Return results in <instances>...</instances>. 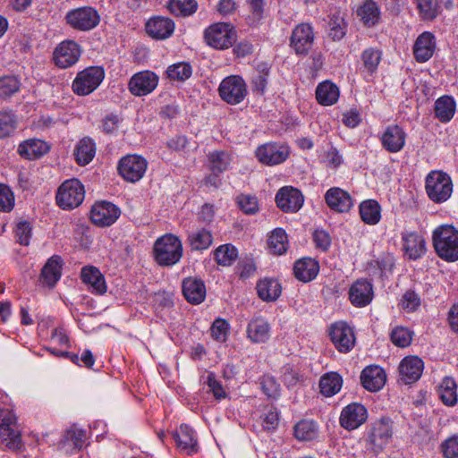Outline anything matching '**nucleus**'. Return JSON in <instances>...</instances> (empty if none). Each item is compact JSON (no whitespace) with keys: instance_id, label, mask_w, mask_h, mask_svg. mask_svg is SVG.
Segmentation results:
<instances>
[{"instance_id":"obj_1","label":"nucleus","mask_w":458,"mask_h":458,"mask_svg":"<svg viewBox=\"0 0 458 458\" xmlns=\"http://www.w3.org/2000/svg\"><path fill=\"white\" fill-rule=\"evenodd\" d=\"M432 240L439 258L448 262L458 260V230L453 225H442L436 228Z\"/></svg>"},{"instance_id":"obj_2","label":"nucleus","mask_w":458,"mask_h":458,"mask_svg":"<svg viewBox=\"0 0 458 458\" xmlns=\"http://www.w3.org/2000/svg\"><path fill=\"white\" fill-rule=\"evenodd\" d=\"M154 258L157 263L163 267L177 264L182 257V244L179 237L166 233L155 242Z\"/></svg>"},{"instance_id":"obj_3","label":"nucleus","mask_w":458,"mask_h":458,"mask_svg":"<svg viewBox=\"0 0 458 458\" xmlns=\"http://www.w3.org/2000/svg\"><path fill=\"white\" fill-rule=\"evenodd\" d=\"M65 23L79 32H88L98 26L100 15L92 6L87 5L69 10L64 16Z\"/></svg>"},{"instance_id":"obj_4","label":"nucleus","mask_w":458,"mask_h":458,"mask_svg":"<svg viewBox=\"0 0 458 458\" xmlns=\"http://www.w3.org/2000/svg\"><path fill=\"white\" fill-rule=\"evenodd\" d=\"M236 31L232 24L227 22H216L204 30L205 42L215 49H227L236 40Z\"/></svg>"},{"instance_id":"obj_5","label":"nucleus","mask_w":458,"mask_h":458,"mask_svg":"<svg viewBox=\"0 0 458 458\" xmlns=\"http://www.w3.org/2000/svg\"><path fill=\"white\" fill-rule=\"evenodd\" d=\"M426 191L428 198L436 202L446 201L453 192L450 176L442 171H432L426 177Z\"/></svg>"},{"instance_id":"obj_6","label":"nucleus","mask_w":458,"mask_h":458,"mask_svg":"<svg viewBox=\"0 0 458 458\" xmlns=\"http://www.w3.org/2000/svg\"><path fill=\"white\" fill-rule=\"evenodd\" d=\"M0 437L10 450L18 451L22 448L16 416L8 409L0 410Z\"/></svg>"},{"instance_id":"obj_7","label":"nucleus","mask_w":458,"mask_h":458,"mask_svg":"<svg viewBox=\"0 0 458 458\" xmlns=\"http://www.w3.org/2000/svg\"><path fill=\"white\" fill-rule=\"evenodd\" d=\"M85 197V190L78 179H70L64 182L58 188L56 202L63 209H72L79 207Z\"/></svg>"},{"instance_id":"obj_8","label":"nucleus","mask_w":458,"mask_h":458,"mask_svg":"<svg viewBox=\"0 0 458 458\" xmlns=\"http://www.w3.org/2000/svg\"><path fill=\"white\" fill-rule=\"evenodd\" d=\"M105 78L103 68L91 66L77 73L72 82V90L79 96H87L100 85Z\"/></svg>"},{"instance_id":"obj_9","label":"nucleus","mask_w":458,"mask_h":458,"mask_svg":"<svg viewBox=\"0 0 458 458\" xmlns=\"http://www.w3.org/2000/svg\"><path fill=\"white\" fill-rule=\"evenodd\" d=\"M220 98L230 105H237L246 98L248 90L244 80L239 75L225 77L218 88Z\"/></svg>"},{"instance_id":"obj_10","label":"nucleus","mask_w":458,"mask_h":458,"mask_svg":"<svg viewBox=\"0 0 458 458\" xmlns=\"http://www.w3.org/2000/svg\"><path fill=\"white\" fill-rule=\"evenodd\" d=\"M257 159L265 165H276L284 163L290 155L287 145L267 142L259 146L255 151Z\"/></svg>"},{"instance_id":"obj_11","label":"nucleus","mask_w":458,"mask_h":458,"mask_svg":"<svg viewBox=\"0 0 458 458\" xmlns=\"http://www.w3.org/2000/svg\"><path fill=\"white\" fill-rule=\"evenodd\" d=\"M329 336L335 349L342 353L349 352L355 345L356 338L353 329L344 321L330 326Z\"/></svg>"},{"instance_id":"obj_12","label":"nucleus","mask_w":458,"mask_h":458,"mask_svg":"<svg viewBox=\"0 0 458 458\" xmlns=\"http://www.w3.org/2000/svg\"><path fill=\"white\" fill-rule=\"evenodd\" d=\"M147 165L148 163L142 157L128 155L119 161L118 172L127 182H136L143 177Z\"/></svg>"},{"instance_id":"obj_13","label":"nucleus","mask_w":458,"mask_h":458,"mask_svg":"<svg viewBox=\"0 0 458 458\" xmlns=\"http://www.w3.org/2000/svg\"><path fill=\"white\" fill-rule=\"evenodd\" d=\"M314 30L310 23H301L297 25L292 32L290 46L299 55H306L312 48L314 44Z\"/></svg>"},{"instance_id":"obj_14","label":"nucleus","mask_w":458,"mask_h":458,"mask_svg":"<svg viewBox=\"0 0 458 458\" xmlns=\"http://www.w3.org/2000/svg\"><path fill=\"white\" fill-rule=\"evenodd\" d=\"M81 48L74 40L61 42L54 51V61L62 69L74 65L80 59Z\"/></svg>"},{"instance_id":"obj_15","label":"nucleus","mask_w":458,"mask_h":458,"mask_svg":"<svg viewBox=\"0 0 458 458\" xmlns=\"http://www.w3.org/2000/svg\"><path fill=\"white\" fill-rule=\"evenodd\" d=\"M158 81V76L151 71L139 72L130 79L128 89L136 97L147 96L155 90Z\"/></svg>"},{"instance_id":"obj_16","label":"nucleus","mask_w":458,"mask_h":458,"mask_svg":"<svg viewBox=\"0 0 458 458\" xmlns=\"http://www.w3.org/2000/svg\"><path fill=\"white\" fill-rule=\"evenodd\" d=\"M120 209L111 202L96 203L90 211L93 224L100 227L112 225L120 216Z\"/></svg>"},{"instance_id":"obj_17","label":"nucleus","mask_w":458,"mask_h":458,"mask_svg":"<svg viewBox=\"0 0 458 458\" xmlns=\"http://www.w3.org/2000/svg\"><path fill=\"white\" fill-rule=\"evenodd\" d=\"M367 418V409L360 403H352L342 410L340 424L345 429L352 430L363 424Z\"/></svg>"},{"instance_id":"obj_18","label":"nucleus","mask_w":458,"mask_h":458,"mask_svg":"<svg viewBox=\"0 0 458 458\" xmlns=\"http://www.w3.org/2000/svg\"><path fill=\"white\" fill-rule=\"evenodd\" d=\"M406 141V133L404 130L397 125H388L380 137L382 147L389 153H397L401 151Z\"/></svg>"},{"instance_id":"obj_19","label":"nucleus","mask_w":458,"mask_h":458,"mask_svg":"<svg viewBox=\"0 0 458 458\" xmlns=\"http://www.w3.org/2000/svg\"><path fill=\"white\" fill-rule=\"evenodd\" d=\"M373 286L366 279L355 281L349 289V300L357 308L369 305L373 300Z\"/></svg>"},{"instance_id":"obj_20","label":"nucleus","mask_w":458,"mask_h":458,"mask_svg":"<svg viewBox=\"0 0 458 458\" xmlns=\"http://www.w3.org/2000/svg\"><path fill=\"white\" fill-rule=\"evenodd\" d=\"M276 202L284 212H296L303 205V197L295 188L283 187L276 196Z\"/></svg>"},{"instance_id":"obj_21","label":"nucleus","mask_w":458,"mask_h":458,"mask_svg":"<svg viewBox=\"0 0 458 458\" xmlns=\"http://www.w3.org/2000/svg\"><path fill=\"white\" fill-rule=\"evenodd\" d=\"M393 436V422L389 418L383 417L377 420L371 428L370 443L378 451L386 446Z\"/></svg>"},{"instance_id":"obj_22","label":"nucleus","mask_w":458,"mask_h":458,"mask_svg":"<svg viewBox=\"0 0 458 458\" xmlns=\"http://www.w3.org/2000/svg\"><path fill=\"white\" fill-rule=\"evenodd\" d=\"M402 241L404 254L410 259H418L427 251L426 241L418 232H403Z\"/></svg>"},{"instance_id":"obj_23","label":"nucleus","mask_w":458,"mask_h":458,"mask_svg":"<svg viewBox=\"0 0 458 458\" xmlns=\"http://www.w3.org/2000/svg\"><path fill=\"white\" fill-rule=\"evenodd\" d=\"M424 369L423 360L417 356L403 358L399 365L401 379L405 384L416 382L421 377Z\"/></svg>"},{"instance_id":"obj_24","label":"nucleus","mask_w":458,"mask_h":458,"mask_svg":"<svg viewBox=\"0 0 458 458\" xmlns=\"http://www.w3.org/2000/svg\"><path fill=\"white\" fill-rule=\"evenodd\" d=\"M182 288L183 296L191 304H199L206 298V286L201 278L196 276L184 278Z\"/></svg>"},{"instance_id":"obj_25","label":"nucleus","mask_w":458,"mask_h":458,"mask_svg":"<svg viewBox=\"0 0 458 458\" xmlns=\"http://www.w3.org/2000/svg\"><path fill=\"white\" fill-rule=\"evenodd\" d=\"M436 50L435 36L428 31L421 33L416 39L413 46L414 58L419 63H425L429 60Z\"/></svg>"},{"instance_id":"obj_26","label":"nucleus","mask_w":458,"mask_h":458,"mask_svg":"<svg viewBox=\"0 0 458 458\" xmlns=\"http://www.w3.org/2000/svg\"><path fill=\"white\" fill-rule=\"evenodd\" d=\"M325 200L332 210L339 213L348 212L353 205L350 194L338 187L327 190Z\"/></svg>"},{"instance_id":"obj_27","label":"nucleus","mask_w":458,"mask_h":458,"mask_svg":"<svg viewBox=\"0 0 458 458\" xmlns=\"http://www.w3.org/2000/svg\"><path fill=\"white\" fill-rule=\"evenodd\" d=\"M386 373L379 366H369L360 375V381L364 388L370 392L380 390L386 383Z\"/></svg>"},{"instance_id":"obj_28","label":"nucleus","mask_w":458,"mask_h":458,"mask_svg":"<svg viewBox=\"0 0 458 458\" xmlns=\"http://www.w3.org/2000/svg\"><path fill=\"white\" fill-rule=\"evenodd\" d=\"M174 30V23L169 18L156 17L146 23L147 33L154 38L165 39L169 38Z\"/></svg>"},{"instance_id":"obj_29","label":"nucleus","mask_w":458,"mask_h":458,"mask_svg":"<svg viewBox=\"0 0 458 458\" xmlns=\"http://www.w3.org/2000/svg\"><path fill=\"white\" fill-rule=\"evenodd\" d=\"M174 438L178 448L187 454H191L198 451V441L194 431L188 425H181L180 428L174 433Z\"/></svg>"},{"instance_id":"obj_30","label":"nucleus","mask_w":458,"mask_h":458,"mask_svg":"<svg viewBox=\"0 0 458 458\" xmlns=\"http://www.w3.org/2000/svg\"><path fill=\"white\" fill-rule=\"evenodd\" d=\"M84 284H88L91 293L103 294L106 292V284L104 276L95 267H84L81 273Z\"/></svg>"},{"instance_id":"obj_31","label":"nucleus","mask_w":458,"mask_h":458,"mask_svg":"<svg viewBox=\"0 0 458 458\" xmlns=\"http://www.w3.org/2000/svg\"><path fill=\"white\" fill-rule=\"evenodd\" d=\"M318 270V263L311 258L299 259L293 267L295 277L304 283L313 280L317 276Z\"/></svg>"},{"instance_id":"obj_32","label":"nucleus","mask_w":458,"mask_h":458,"mask_svg":"<svg viewBox=\"0 0 458 458\" xmlns=\"http://www.w3.org/2000/svg\"><path fill=\"white\" fill-rule=\"evenodd\" d=\"M49 151V145L38 139H30L21 142L18 147V152L21 157L29 159L38 158Z\"/></svg>"},{"instance_id":"obj_33","label":"nucleus","mask_w":458,"mask_h":458,"mask_svg":"<svg viewBox=\"0 0 458 458\" xmlns=\"http://www.w3.org/2000/svg\"><path fill=\"white\" fill-rule=\"evenodd\" d=\"M73 154L79 165H86L96 155V144L89 137H84L76 144Z\"/></svg>"},{"instance_id":"obj_34","label":"nucleus","mask_w":458,"mask_h":458,"mask_svg":"<svg viewBox=\"0 0 458 458\" xmlns=\"http://www.w3.org/2000/svg\"><path fill=\"white\" fill-rule=\"evenodd\" d=\"M247 335L252 343H265L270 336L269 324L262 318H256L248 324Z\"/></svg>"},{"instance_id":"obj_35","label":"nucleus","mask_w":458,"mask_h":458,"mask_svg":"<svg viewBox=\"0 0 458 458\" xmlns=\"http://www.w3.org/2000/svg\"><path fill=\"white\" fill-rule=\"evenodd\" d=\"M187 242L193 251L206 250L213 243V235L209 230L200 228L188 234Z\"/></svg>"},{"instance_id":"obj_36","label":"nucleus","mask_w":458,"mask_h":458,"mask_svg":"<svg viewBox=\"0 0 458 458\" xmlns=\"http://www.w3.org/2000/svg\"><path fill=\"white\" fill-rule=\"evenodd\" d=\"M316 98L323 106H332L339 98V89L330 81H323L317 87Z\"/></svg>"},{"instance_id":"obj_37","label":"nucleus","mask_w":458,"mask_h":458,"mask_svg":"<svg viewBox=\"0 0 458 458\" xmlns=\"http://www.w3.org/2000/svg\"><path fill=\"white\" fill-rule=\"evenodd\" d=\"M62 259L59 256L51 257L41 271V278L45 284L54 286L61 277Z\"/></svg>"},{"instance_id":"obj_38","label":"nucleus","mask_w":458,"mask_h":458,"mask_svg":"<svg viewBox=\"0 0 458 458\" xmlns=\"http://www.w3.org/2000/svg\"><path fill=\"white\" fill-rule=\"evenodd\" d=\"M342 386L343 378L336 372H327L319 380L320 393L327 397L336 394L341 390Z\"/></svg>"},{"instance_id":"obj_39","label":"nucleus","mask_w":458,"mask_h":458,"mask_svg":"<svg viewBox=\"0 0 458 458\" xmlns=\"http://www.w3.org/2000/svg\"><path fill=\"white\" fill-rule=\"evenodd\" d=\"M360 215L365 224L377 225L381 218V207L374 199L364 200L360 205Z\"/></svg>"},{"instance_id":"obj_40","label":"nucleus","mask_w":458,"mask_h":458,"mask_svg":"<svg viewBox=\"0 0 458 458\" xmlns=\"http://www.w3.org/2000/svg\"><path fill=\"white\" fill-rule=\"evenodd\" d=\"M257 292L263 301H276L281 294V285L276 279L265 278L257 284Z\"/></svg>"},{"instance_id":"obj_41","label":"nucleus","mask_w":458,"mask_h":458,"mask_svg":"<svg viewBox=\"0 0 458 458\" xmlns=\"http://www.w3.org/2000/svg\"><path fill=\"white\" fill-rule=\"evenodd\" d=\"M455 112V102L453 98L444 96L439 98L435 103L436 116L442 123L449 122Z\"/></svg>"},{"instance_id":"obj_42","label":"nucleus","mask_w":458,"mask_h":458,"mask_svg":"<svg viewBox=\"0 0 458 458\" xmlns=\"http://www.w3.org/2000/svg\"><path fill=\"white\" fill-rule=\"evenodd\" d=\"M382 58V52L375 47H369L361 53L362 72L372 75L377 70Z\"/></svg>"},{"instance_id":"obj_43","label":"nucleus","mask_w":458,"mask_h":458,"mask_svg":"<svg viewBox=\"0 0 458 458\" xmlns=\"http://www.w3.org/2000/svg\"><path fill=\"white\" fill-rule=\"evenodd\" d=\"M269 73L270 67L268 64L265 62L258 64L255 74L251 79L252 89L254 92L259 95H263L265 93Z\"/></svg>"},{"instance_id":"obj_44","label":"nucleus","mask_w":458,"mask_h":458,"mask_svg":"<svg viewBox=\"0 0 458 458\" xmlns=\"http://www.w3.org/2000/svg\"><path fill=\"white\" fill-rule=\"evenodd\" d=\"M420 17L423 21H433L441 12L438 0H414Z\"/></svg>"},{"instance_id":"obj_45","label":"nucleus","mask_w":458,"mask_h":458,"mask_svg":"<svg viewBox=\"0 0 458 458\" xmlns=\"http://www.w3.org/2000/svg\"><path fill=\"white\" fill-rule=\"evenodd\" d=\"M358 16L367 27H372L377 23L380 12L377 4L373 1H366L359 9Z\"/></svg>"},{"instance_id":"obj_46","label":"nucleus","mask_w":458,"mask_h":458,"mask_svg":"<svg viewBox=\"0 0 458 458\" xmlns=\"http://www.w3.org/2000/svg\"><path fill=\"white\" fill-rule=\"evenodd\" d=\"M267 246L273 254H284L288 248V238L284 230L281 228L275 229L268 238Z\"/></svg>"},{"instance_id":"obj_47","label":"nucleus","mask_w":458,"mask_h":458,"mask_svg":"<svg viewBox=\"0 0 458 458\" xmlns=\"http://www.w3.org/2000/svg\"><path fill=\"white\" fill-rule=\"evenodd\" d=\"M456 389L457 385L452 377H445L443 379L438 388V394L445 405L454 406L457 403Z\"/></svg>"},{"instance_id":"obj_48","label":"nucleus","mask_w":458,"mask_h":458,"mask_svg":"<svg viewBox=\"0 0 458 458\" xmlns=\"http://www.w3.org/2000/svg\"><path fill=\"white\" fill-rule=\"evenodd\" d=\"M168 9L175 16L188 17L197 11L198 3L196 0H170Z\"/></svg>"},{"instance_id":"obj_49","label":"nucleus","mask_w":458,"mask_h":458,"mask_svg":"<svg viewBox=\"0 0 458 458\" xmlns=\"http://www.w3.org/2000/svg\"><path fill=\"white\" fill-rule=\"evenodd\" d=\"M208 160L210 162V169L214 174H219L227 170L231 157L225 151H214L209 153Z\"/></svg>"},{"instance_id":"obj_50","label":"nucleus","mask_w":458,"mask_h":458,"mask_svg":"<svg viewBox=\"0 0 458 458\" xmlns=\"http://www.w3.org/2000/svg\"><path fill=\"white\" fill-rule=\"evenodd\" d=\"M237 256V249L229 243L219 246L214 252L216 261L221 266H230Z\"/></svg>"},{"instance_id":"obj_51","label":"nucleus","mask_w":458,"mask_h":458,"mask_svg":"<svg viewBox=\"0 0 458 458\" xmlns=\"http://www.w3.org/2000/svg\"><path fill=\"white\" fill-rule=\"evenodd\" d=\"M167 77L173 81H184L192 74V68L189 63L181 62L168 66Z\"/></svg>"},{"instance_id":"obj_52","label":"nucleus","mask_w":458,"mask_h":458,"mask_svg":"<svg viewBox=\"0 0 458 458\" xmlns=\"http://www.w3.org/2000/svg\"><path fill=\"white\" fill-rule=\"evenodd\" d=\"M86 438L87 436L85 430L76 427H72L67 430L63 445L64 447L72 445L74 450L79 451L82 448Z\"/></svg>"},{"instance_id":"obj_53","label":"nucleus","mask_w":458,"mask_h":458,"mask_svg":"<svg viewBox=\"0 0 458 458\" xmlns=\"http://www.w3.org/2000/svg\"><path fill=\"white\" fill-rule=\"evenodd\" d=\"M412 337L413 332L402 326L394 327L390 333L392 343L401 348L409 346L411 344Z\"/></svg>"},{"instance_id":"obj_54","label":"nucleus","mask_w":458,"mask_h":458,"mask_svg":"<svg viewBox=\"0 0 458 458\" xmlns=\"http://www.w3.org/2000/svg\"><path fill=\"white\" fill-rule=\"evenodd\" d=\"M17 125L15 115L12 112H0V139L10 136Z\"/></svg>"},{"instance_id":"obj_55","label":"nucleus","mask_w":458,"mask_h":458,"mask_svg":"<svg viewBox=\"0 0 458 458\" xmlns=\"http://www.w3.org/2000/svg\"><path fill=\"white\" fill-rule=\"evenodd\" d=\"M294 435L300 440H311L316 435V426L311 420H301L294 427Z\"/></svg>"},{"instance_id":"obj_56","label":"nucleus","mask_w":458,"mask_h":458,"mask_svg":"<svg viewBox=\"0 0 458 458\" xmlns=\"http://www.w3.org/2000/svg\"><path fill=\"white\" fill-rule=\"evenodd\" d=\"M20 89V81L15 76L0 78V97L9 98Z\"/></svg>"},{"instance_id":"obj_57","label":"nucleus","mask_w":458,"mask_h":458,"mask_svg":"<svg viewBox=\"0 0 458 458\" xmlns=\"http://www.w3.org/2000/svg\"><path fill=\"white\" fill-rule=\"evenodd\" d=\"M236 201L240 209L247 215H253L259 210V203L254 196L241 194Z\"/></svg>"},{"instance_id":"obj_58","label":"nucleus","mask_w":458,"mask_h":458,"mask_svg":"<svg viewBox=\"0 0 458 458\" xmlns=\"http://www.w3.org/2000/svg\"><path fill=\"white\" fill-rule=\"evenodd\" d=\"M31 225L27 221L19 222L16 225L14 234L17 242L21 245L28 246L31 238Z\"/></svg>"},{"instance_id":"obj_59","label":"nucleus","mask_w":458,"mask_h":458,"mask_svg":"<svg viewBox=\"0 0 458 458\" xmlns=\"http://www.w3.org/2000/svg\"><path fill=\"white\" fill-rule=\"evenodd\" d=\"M440 449L444 458H458V434L443 441Z\"/></svg>"},{"instance_id":"obj_60","label":"nucleus","mask_w":458,"mask_h":458,"mask_svg":"<svg viewBox=\"0 0 458 458\" xmlns=\"http://www.w3.org/2000/svg\"><path fill=\"white\" fill-rule=\"evenodd\" d=\"M263 393L269 398H276L280 394V386L270 376H264L260 381Z\"/></svg>"},{"instance_id":"obj_61","label":"nucleus","mask_w":458,"mask_h":458,"mask_svg":"<svg viewBox=\"0 0 458 458\" xmlns=\"http://www.w3.org/2000/svg\"><path fill=\"white\" fill-rule=\"evenodd\" d=\"M14 205V196L11 189L4 185L0 184V210L9 212L13 209Z\"/></svg>"},{"instance_id":"obj_62","label":"nucleus","mask_w":458,"mask_h":458,"mask_svg":"<svg viewBox=\"0 0 458 458\" xmlns=\"http://www.w3.org/2000/svg\"><path fill=\"white\" fill-rule=\"evenodd\" d=\"M301 377L299 369L293 366L287 364L283 368V380L288 387L296 386Z\"/></svg>"},{"instance_id":"obj_63","label":"nucleus","mask_w":458,"mask_h":458,"mask_svg":"<svg viewBox=\"0 0 458 458\" xmlns=\"http://www.w3.org/2000/svg\"><path fill=\"white\" fill-rule=\"evenodd\" d=\"M420 305L419 295L413 291H407L402 299V307L407 312L416 310Z\"/></svg>"},{"instance_id":"obj_64","label":"nucleus","mask_w":458,"mask_h":458,"mask_svg":"<svg viewBox=\"0 0 458 458\" xmlns=\"http://www.w3.org/2000/svg\"><path fill=\"white\" fill-rule=\"evenodd\" d=\"M228 331V324L224 319H216L211 327V335L218 342H225Z\"/></svg>"}]
</instances>
